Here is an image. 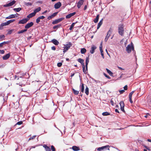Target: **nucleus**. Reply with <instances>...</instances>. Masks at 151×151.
<instances>
[{"label": "nucleus", "instance_id": "2", "mask_svg": "<svg viewBox=\"0 0 151 151\" xmlns=\"http://www.w3.org/2000/svg\"><path fill=\"white\" fill-rule=\"evenodd\" d=\"M72 46V44L71 42H69L65 45L64 49L63 50V52L65 53Z\"/></svg>", "mask_w": 151, "mask_h": 151}, {"label": "nucleus", "instance_id": "20", "mask_svg": "<svg viewBox=\"0 0 151 151\" xmlns=\"http://www.w3.org/2000/svg\"><path fill=\"white\" fill-rule=\"evenodd\" d=\"M72 148L74 151H78L80 150L79 147L75 146H73Z\"/></svg>", "mask_w": 151, "mask_h": 151}, {"label": "nucleus", "instance_id": "21", "mask_svg": "<svg viewBox=\"0 0 151 151\" xmlns=\"http://www.w3.org/2000/svg\"><path fill=\"white\" fill-rule=\"evenodd\" d=\"M41 10V8L40 7H38L37 8L35 9L34 11V12L35 13V14H36L37 13V12H39V11H40Z\"/></svg>", "mask_w": 151, "mask_h": 151}, {"label": "nucleus", "instance_id": "15", "mask_svg": "<svg viewBox=\"0 0 151 151\" xmlns=\"http://www.w3.org/2000/svg\"><path fill=\"white\" fill-rule=\"evenodd\" d=\"M61 4L60 2H59L56 3L54 5V7L55 9L59 8L61 6Z\"/></svg>", "mask_w": 151, "mask_h": 151}, {"label": "nucleus", "instance_id": "27", "mask_svg": "<svg viewBox=\"0 0 151 151\" xmlns=\"http://www.w3.org/2000/svg\"><path fill=\"white\" fill-rule=\"evenodd\" d=\"M99 15H97L95 19L94 20V22L95 23H97L99 20Z\"/></svg>", "mask_w": 151, "mask_h": 151}, {"label": "nucleus", "instance_id": "60", "mask_svg": "<svg viewBox=\"0 0 151 151\" xmlns=\"http://www.w3.org/2000/svg\"><path fill=\"white\" fill-rule=\"evenodd\" d=\"M129 100L130 102L131 103H133V101L132 100V98L131 97H129Z\"/></svg>", "mask_w": 151, "mask_h": 151}, {"label": "nucleus", "instance_id": "18", "mask_svg": "<svg viewBox=\"0 0 151 151\" xmlns=\"http://www.w3.org/2000/svg\"><path fill=\"white\" fill-rule=\"evenodd\" d=\"M35 13L33 12L32 13L28 15L27 16V17L28 18L29 20L30 18H31L33 17H34L35 15Z\"/></svg>", "mask_w": 151, "mask_h": 151}, {"label": "nucleus", "instance_id": "44", "mask_svg": "<svg viewBox=\"0 0 151 151\" xmlns=\"http://www.w3.org/2000/svg\"><path fill=\"white\" fill-rule=\"evenodd\" d=\"M40 22V19L39 18V17H38L36 20V23L37 24H38Z\"/></svg>", "mask_w": 151, "mask_h": 151}, {"label": "nucleus", "instance_id": "49", "mask_svg": "<svg viewBox=\"0 0 151 151\" xmlns=\"http://www.w3.org/2000/svg\"><path fill=\"white\" fill-rule=\"evenodd\" d=\"M62 65V64L61 63H58L57 64V66L58 67H60Z\"/></svg>", "mask_w": 151, "mask_h": 151}, {"label": "nucleus", "instance_id": "17", "mask_svg": "<svg viewBox=\"0 0 151 151\" xmlns=\"http://www.w3.org/2000/svg\"><path fill=\"white\" fill-rule=\"evenodd\" d=\"M51 42L55 45H58L59 44V42L55 39H53L51 40Z\"/></svg>", "mask_w": 151, "mask_h": 151}, {"label": "nucleus", "instance_id": "19", "mask_svg": "<svg viewBox=\"0 0 151 151\" xmlns=\"http://www.w3.org/2000/svg\"><path fill=\"white\" fill-rule=\"evenodd\" d=\"M10 56L9 53H8L5 55L3 57V60H6L8 59Z\"/></svg>", "mask_w": 151, "mask_h": 151}, {"label": "nucleus", "instance_id": "42", "mask_svg": "<svg viewBox=\"0 0 151 151\" xmlns=\"http://www.w3.org/2000/svg\"><path fill=\"white\" fill-rule=\"evenodd\" d=\"M100 52H101V55L102 57V58L103 59L104 58V53H103V50L101 51Z\"/></svg>", "mask_w": 151, "mask_h": 151}, {"label": "nucleus", "instance_id": "5", "mask_svg": "<svg viewBox=\"0 0 151 151\" xmlns=\"http://www.w3.org/2000/svg\"><path fill=\"white\" fill-rule=\"evenodd\" d=\"M15 2L16 1L14 0L8 4L4 5L3 6L4 7H7L12 6L15 4Z\"/></svg>", "mask_w": 151, "mask_h": 151}, {"label": "nucleus", "instance_id": "35", "mask_svg": "<svg viewBox=\"0 0 151 151\" xmlns=\"http://www.w3.org/2000/svg\"><path fill=\"white\" fill-rule=\"evenodd\" d=\"M76 24V23H73L71 25H70V27L69 28V29L70 30H72L75 24Z\"/></svg>", "mask_w": 151, "mask_h": 151}, {"label": "nucleus", "instance_id": "7", "mask_svg": "<svg viewBox=\"0 0 151 151\" xmlns=\"http://www.w3.org/2000/svg\"><path fill=\"white\" fill-rule=\"evenodd\" d=\"M28 20V18L27 17L19 21L18 23L19 24H24L26 23Z\"/></svg>", "mask_w": 151, "mask_h": 151}, {"label": "nucleus", "instance_id": "59", "mask_svg": "<svg viewBox=\"0 0 151 151\" xmlns=\"http://www.w3.org/2000/svg\"><path fill=\"white\" fill-rule=\"evenodd\" d=\"M52 50H55V47L54 46H53L51 47Z\"/></svg>", "mask_w": 151, "mask_h": 151}, {"label": "nucleus", "instance_id": "58", "mask_svg": "<svg viewBox=\"0 0 151 151\" xmlns=\"http://www.w3.org/2000/svg\"><path fill=\"white\" fill-rule=\"evenodd\" d=\"M124 90H127V85L125 86L124 87Z\"/></svg>", "mask_w": 151, "mask_h": 151}, {"label": "nucleus", "instance_id": "50", "mask_svg": "<svg viewBox=\"0 0 151 151\" xmlns=\"http://www.w3.org/2000/svg\"><path fill=\"white\" fill-rule=\"evenodd\" d=\"M38 17L40 19H43L45 18V17L43 16H42L39 17Z\"/></svg>", "mask_w": 151, "mask_h": 151}, {"label": "nucleus", "instance_id": "40", "mask_svg": "<svg viewBox=\"0 0 151 151\" xmlns=\"http://www.w3.org/2000/svg\"><path fill=\"white\" fill-rule=\"evenodd\" d=\"M99 49H100V51H102L103 50V49H102V42L101 43V44H100V47H99Z\"/></svg>", "mask_w": 151, "mask_h": 151}, {"label": "nucleus", "instance_id": "23", "mask_svg": "<svg viewBox=\"0 0 151 151\" xmlns=\"http://www.w3.org/2000/svg\"><path fill=\"white\" fill-rule=\"evenodd\" d=\"M43 147L45 149L46 151H51L50 148L45 145H44Z\"/></svg>", "mask_w": 151, "mask_h": 151}, {"label": "nucleus", "instance_id": "12", "mask_svg": "<svg viewBox=\"0 0 151 151\" xmlns=\"http://www.w3.org/2000/svg\"><path fill=\"white\" fill-rule=\"evenodd\" d=\"M96 47L95 46H94V45H92L91 46V49L90 51V52L91 54L93 53L94 52L95 50V49H96Z\"/></svg>", "mask_w": 151, "mask_h": 151}, {"label": "nucleus", "instance_id": "38", "mask_svg": "<svg viewBox=\"0 0 151 151\" xmlns=\"http://www.w3.org/2000/svg\"><path fill=\"white\" fill-rule=\"evenodd\" d=\"M5 37V36L4 35H0V40H3Z\"/></svg>", "mask_w": 151, "mask_h": 151}, {"label": "nucleus", "instance_id": "34", "mask_svg": "<svg viewBox=\"0 0 151 151\" xmlns=\"http://www.w3.org/2000/svg\"><path fill=\"white\" fill-rule=\"evenodd\" d=\"M102 114L104 116H108L110 115V113L108 112H106L103 113Z\"/></svg>", "mask_w": 151, "mask_h": 151}, {"label": "nucleus", "instance_id": "10", "mask_svg": "<svg viewBox=\"0 0 151 151\" xmlns=\"http://www.w3.org/2000/svg\"><path fill=\"white\" fill-rule=\"evenodd\" d=\"M119 104L121 107V110L123 111L124 112V104L123 102V101H121L119 103Z\"/></svg>", "mask_w": 151, "mask_h": 151}, {"label": "nucleus", "instance_id": "56", "mask_svg": "<svg viewBox=\"0 0 151 151\" xmlns=\"http://www.w3.org/2000/svg\"><path fill=\"white\" fill-rule=\"evenodd\" d=\"M4 53V51L3 50H0V53L3 54Z\"/></svg>", "mask_w": 151, "mask_h": 151}, {"label": "nucleus", "instance_id": "29", "mask_svg": "<svg viewBox=\"0 0 151 151\" xmlns=\"http://www.w3.org/2000/svg\"><path fill=\"white\" fill-rule=\"evenodd\" d=\"M27 30L26 29H24L23 30H20L18 32V33L19 34L22 33L24 32H26V31H27Z\"/></svg>", "mask_w": 151, "mask_h": 151}, {"label": "nucleus", "instance_id": "43", "mask_svg": "<svg viewBox=\"0 0 151 151\" xmlns=\"http://www.w3.org/2000/svg\"><path fill=\"white\" fill-rule=\"evenodd\" d=\"M104 75L108 79H110L111 78L110 77L108 76H107L106 74L105 73H103Z\"/></svg>", "mask_w": 151, "mask_h": 151}, {"label": "nucleus", "instance_id": "24", "mask_svg": "<svg viewBox=\"0 0 151 151\" xmlns=\"http://www.w3.org/2000/svg\"><path fill=\"white\" fill-rule=\"evenodd\" d=\"M86 52V49L85 48H81V53L82 54H84Z\"/></svg>", "mask_w": 151, "mask_h": 151}, {"label": "nucleus", "instance_id": "33", "mask_svg": "<svg viewBox=\"0 0 151 151\" xmlns=\"http://www.w3.org/2000/svg\"><path fill=\"white\" fill-rule=\"evenodd\" d=\"M106 70L107 72V73L110 75L111 76L113 74V73L112 72H111L110 70H109L107 68H106Z\"/></svg>", "mask_w": 151, "mask_h": 151}, {"label": "nucleus", "instance_id": "6", "mask_svg": "<svg viewBox=\"0 0 151 151\" xmlns=\"http://www.w3.org/2000/svg\"><path fill=\"white\" fill-rule=\"evenodd\" d=\"M112 32V30H111V29H110L108 32L107 34L106 37L105 39V41L106 42L108 40V39L109 38L111 32Z\"/></svg>", "mask_w": 151, "mask_h": 151}, {"label": "nucleus", "instance_id": "32", "mask_svg": "<svg viewBox=\"0 0 151 151\" xmlns=\"http://www.w3.org/2000/svg\"><path fill=\"white\" fill-rule=\"evenodd\" d=\"M1 24V26H2V27H3L4 26L8 25H9L7 21L6 22L2 23Z\"/></svg>", "mask_w": 151, "mask_h": 151}, {"label": "nucleus", "instance_id": "55", "mask_svg": "<svg viewBox=\"0 0 151 151\" xmlns=\"http://www.w3.org/2000/svg\"><path fill=\"white\" fill-rule=\"evenodd\" d=\"M110 102L111 104V105L112 106H114V103L112 99L110 100Z\"/></svg>", "mask_w": 151, "mask_h": 151}, {"label": "nucleus", "instance_id": "61", "mask_svg": "<svg viewBox=\"0 0 151 151\" xmlns=\"http://www.w3.org/2000/svg\"><path fill=\"white\" fill-rule=\"evenodd\" d=\"M52 18H53L52 17H51V15L50 16H49L47 17V19H48L49 20H50Z\"/></svg>", "mask_w": 151, "mask_h": 151}, {"label": "nucleus", "instance_id": "57", "mask_svg": "<svg viewBox=\"0 0 151 151\" xmlns=\"http://www.w3.org/2000/svg\"><path fill=\"white\" fill-rule=\"evenodd\" d=\"M2 44V45H3L5 44H8V42H4L1 43Z\"/></svg>", "mask_w": 151, "mask_h": 151}, {"label": "nucleus", "instance_id": "62", "mask_svg": "<svg viewBox=\"0 0 151 151\" xmlns=\"http://www.w3.org/2000/svg\"><path fill=\"white\" fill-rule=\"evenodd\" d=\"M118 67V68L119 69H120V70H124V69L122 68H121V67H119V66H118V67Z\"/></svg>", "mask_w": 151, "mask_h": 151}, {"label": "nucleus", "instance_id": "53", "mask_svg": "<svg viewBox=\"0 0 151 151\" xmlns=\"http://www.w3.org/2000/svg\"><path fill=\"white\" fill-rule=\"evenodd\" d=\"M124 92V90H122L119 91V92H120V94H122Z\"/></svg>", "mask_w": 151, "mask_h": 151}, {"label": "nucleus", "instance_id": "41", "mask_svg": "<svg viewBox=\"0 0 151 151\" xmlns=\"http://www.w3.org/2000/svg\"><path fill=\"white\" fill-rule=\"evenodd\" d=\"M26 6H31L32 5V4L31 3H26L25 2L24 4Z\"/></svg>", "mask_w": 151, "mask_h": 151}, {"label": "nucleus", "instance_id": "4", "mask_svg": "<svg viewBox=\"0 0 151 151\" xmlns=\"http://www.w3.org/2000/svg\"><path fill=\"white\" fill-rule=\"evenodd\" d=\"M109 145H106L98 148H97V150L99 151H102L106 150L107 148H108V150H109Z\"/></svg>", "mask_w": 151, "mask_h": 151}, {"label": "nucleus", "instance_id": "9", "mask_svg": "<svg viewBox=\"0 0 151 151\" xmlns=\"http://www.w3.org/2000/svg\"><path fill=\"white\" fill-rule=\"evenodd\" d=\"M17 14H18L17 13L16 14L10 15L8 17H6V18L7 19H11L17 17L18 16L17 15Z\"/></svg>", "mask_w": 151, "mask_h": 151}, {"label": "nucleus", "instance_id": "14", "mask_svg": "<svg viewBox=\"0 0 151 151\" xmlns=\"http://www.w3.org/2000/svg\"><path fill=\"white\" fill-rule=\"evenodd\" d=\"M83 3V0H80L78 2L77 6L78 8H80L81 6L82 5Z\"/></svg>", "mask_w": 151, "mask_h": 151}, {"label": "nucleus", "instance_id": "52", "mask_svg": "<svg viewBox=\"0 0 151 151\" xmlns=\"http://www.w3.org/2000/svg\"><path fill=\"white\" fill-rule=\"evenodd\" d=\"M13 31V30L12 29L9 30L8 32V34H11L12 33V32Z\"/></svg>", "mask_w": 151, "mask_h": 151}, {"label": "nucleus", "instance_id": "8", "mask_svg": "<svg viewBox=\"0 0 151 151\" xmlns=\"http://www.w3.org/2000/svg\"><path fill=\"white\" fill-rule=\"evenodd\" d=\"M34 24L33 22H31L30 23H27L24 27L26 29H27L32 27Z\"/></svg>", "mask_w": 151, "mask_h": 151}, {"label": "nucleus", "instance_id": "47", "mask_svg": "<svg viewBox=\"0 0 151 151\" xmlns=\"http://www.w3.org/2000/svg\"><path fill=\"white\" fill-rule=\"evenodd\" d=\"M22 124V121H19L16 124V125H20Z\"/></svg>", "mask_w": 151, "mask_h": 151}, {"label": "nucleus", "instance_id": "3", "mask_svg": "<svg viewBox=\"0 0 151 151\" xmlns=\"http://www.w3.org/2000/svg\"><path fill=\"white\" fill-rule=\"evenodd\" d=\"M119 34L121 35H122L124 33V28L122 25L120 24L119 25L118 29Z\"/></svg>", "mask_w": 151, "mask_h": 151}, {"label": "nucleus", "instance_id": "31", "mask_svg": "<svg viewBox=\"0 0 151 151\" xmlns=\"http://www.w3.org/2000/svg\"><path fill=\"white\" fill-rule=\"evenodd\" d=\"M72 90L73 91V93L75 95H78V94L79 91H78L75 90L74 88H73Z\"/></svg>", "mask_w": 151, "mask_h": 151}, {"label": "nucleus", "instance_id": "13", "mask_svg": "<svg viewBox=\"0 0 151 151\" xmlns=\"http://www.w3.org/2000/svg\"><path fill=\"white\" fill-rule=\"evenodd\" d=\"M89 55H88V56L86 57V70H88V65L89 62Z\"/></svg>", "mask_w": 151, "mask_h": 151}, {"label": "nucleus", "instance_id": "54", "mask_svg": "<svg viewBox=\"0 0 151 151\" xmlns=\"http://www.w3.org/2000/svg\"><path fill=\"white\" fill-rule=\"evenodd\" d=\"M49 11H50V10H49L48 11L47 10H45L44 12H42V14H44L46 13L47 12H49Z\"/></svg>", "mask_w": 151, "mask_h": 151}, {"label": "nucleus", "instance_id": "39", "mask_svg": "<svg viewBox=\"0 0 151 151\" xmlns=\"http://www.w3.org/2000/svg\"><path fill=\"white\" fill-rule=\"evenodd\" d=\"M15 21V19H11L7 21L9 24L11 23H12Z\"/></svg>", "mask_w": 151, "mask_h": 151}, {"label": "nucleus", "instance_id": "63", "mask_svg": "<svg viewBox=\"0 0 151 151\" xmlns=\"http://www.w3.org/2000/svg\"><path fill=\"white\" fill-rule=\"evenodd\" d=\"M124 75V74H123V73H122V74H121V75H120V78H122V77H123V76Z\"/></svg>", "mask_w": 151, "mask_h": 151}, {"label": "nucleus", "instance_id": "28", "mask_svg": "<svg viewBox=\"0 0 151 151\" xmlns=\"http://www.w3.org/2000/svg\"><path fill=\"white\" fill-rule=\"evenodd\" d=\"M13 10L14 11H16L17 12H19L21 10V8H14L13 9Z\"/></svg>", "mask_w": 151, "mask_h": 151}, {"label": "nucleus", "instance_id": "36", "mask_svg": "<svg viewBox=\"0 0 151 151\" xmlns=\"http://www.w3.org/2000/svg\"><path fill=\"white\" fill-rule=\"evenodd\" d=\"M85 93L87 95H88L89 94V89L88 87H86L85 89Z\"/></svg>", "mask_w": 151, "mask_h": 151}, {"label": "nucleus", "instance_id": "45", "mask_svg": "<svg viewBox=\"0 0 151 151\" xmlns=\"http://www.w3.org/2000/svg\"><path fill=\"white\" fill-rule=\"evenodd\" d=\"M57 13H58L57 12H55V13H54L53 14H52L51 15V17H52V18H53L54 17H55L57 15Z\"/></svg>", "mask_w": 151, "mask_h": 151}, {"label": "nucleus", "instance_id": "30", "mask_svg": "<svg viewBox=\"0 0 151 151\" xmlns=\"http://www.w3.org/2000/svg\"><path fill=\"white\" fill-rule=\"evenodd\" d=\"M61 26V25L60 24H58L57 25L53 27V28L54 29H57L58 28H60Z\"/></svg>", "mask_w": 151, "mask_h": 151}, {"label": "nucleus", "instance_id": "1", "mask_svg": "<svg viewBox=\"0 0 151 151\" xmlns=\"http://www.w3.org/2000/svg\"><path fill=\"white\" fill-rule=\"evenodd\" d=\"M132 50H134V47L132 43H131L128 45L126 48V50L128 53H129L131 52Z\"/></svg>", "mask_w": 151, "mask_h": 151}, {"label": "nucleus", "instance_id": "51", "mask_svg": "<svg viewBox=\"0 0 151 151\" xmlns=\"http://www.w3.org/2000/svg\"><path fill=\"white\" fill-rule=\"evenodd\" d=\"M51 148L52 151H55V149L53 145L51 146Z\"/></svg>", "mask_w": 151, "mask_h": 151}, {"label": "nucleus", "instance_id": "46", "mask_svg": "<svg viewBox=\"0 0 151 151\" xmlns=\"http://www.w3.org/2000/svg\"><path fill=\"white\" fill-rule=\"evenodd\" d=\"M134 93V91H132L129 94V97H131L132 98V95Z\"/></svg>", "mask_w": 151, "mask_h": 151}, {"label": "nucleus", "instance_id": "37", "mask_svg": "<svg viewBox=\"0 0 151 151\" xmlns=\"http://www.w3.org/2000/svg\"><path fill=\"white\" fill-rule=\"evenodd\" d=\"M84 84H82L81 86V91L82 92H83L84 91Z\"/></svg>", "mask_w": 151, "mask_h": 151}, {"label": "nucleus", "instance_id": "25", "mask_svg": "<svg viewBox=\"0 0 151 151\" xmlns=\"http://www.w3.org/2000/svg\"><path fill=\"white\" fill-rule=\"evenodd\" d=\"M102 20H101L98 23V25H97V29H99V27H100L101 25H102Z\"/></svg>", "mask_w": 151, "mask_h": 151}, {"label": "nucleus", "instance_id": "11", "mask_svg": "<svg viewBox=\"0 0 151 151\" xmlns=\"http://www.w3.org/2000/svg\"><path fill=\"white\" fill-rule=\"evenodd\" d=\"M63 19V18H59L58 19H56L52 22V24H55L58 23L62 21Z\"/></svg>", "mask_w": 151, "mask_h": 151}, {"label": "nucleus", "instance_id": "48", "mask_svg": "<svg viewBox=\"0 0 151 151\" xmlns=\"http://www.w3.org/2000/svg\"><path fill=\"white\" fill-rule=\"evenodd\" d=\"M36 137V135L32 136V137H31L29 139V140H30L31 139H33L34 138H35V137Z\"/></svg>", "mask_w": 151, "mask_h": 151}, {"label": "nucleus", "instance_id": "16", "mask_svg": "<svg viewBox=\"0 0 151 151\" xmlns=\"http://www.w3.org/2000/svg\"><path fill=\"white\" fill-rule=\"evenodd\" d=\"M76 14V12H74L72 13H70L66 16V19H69L72 16L75 15Z\"/></svg>", "mask_w": 151, "mask_h": 151}, {"label": "nucleus", "instance_id": "22", "mask_svg": "<svg viewBox=\"0 0 151 151\" xmlns=\"http://www.w3.org/2000/svg\"><path fill=\"white\" fill-rule=\"evenodd\" d=\"M82 65H84V60L81 58H79L77 60Z\"/></svg>", "mask_w": 151, "mask_h": 151}, {"label": "nucleus", "instance_id": "26", "mask_svg": "<svg viewBox=\"0 0 151 151\" xmlns=\"http://www.w3.org/2000/svg\"><path fill=\"white\" fill-rule=\"evenodd\" d=\"M82 67H83V73L85 74H86L87 73V71L88 70H86H86H85V66L84 65H82Z\"/></svg>", "mask_w": 151, "mask_h": 151}, {"label": "nucleus", "instance_id": "64", "mask_svg": "<svg viewBox=\"0 0 151 151\" xmlns=\"http://www.w3.org/2000/svg\"><path fill=\"white\" fill-rule=\"evenodd\" d=\"M3 29V28L2 26H1V25H0V29L1 30L2 29Z\"/></svg>", "mask_w": 151, "mask_h": 151}]
</instances>
